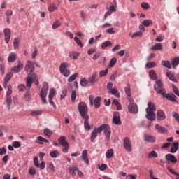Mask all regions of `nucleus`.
Masks as SVG:
<instances>
[{
	"label": "nucleus",
	"mask_w": 179,
	"mask_h": 179,
	"mask_svg": "<svg viewBox=\"0 0 179 179\" xmlns=\"http://www.w3.org/2000/svg\"><path fill=\"white\" fill-rule=\"evenodd\" d=\"M31 114L32 117H37L43 114V110H33Z\"/></svg>",
	"instance_id": "3c124183"
},
{
	"label": "nucleus",
	"mask_w": 179,
	"mask_h": 179,
	"mask_svg": "<svg viewBox=\"0 0 179 179\" xmlns=\"http://www.w3.org/2000/svg\"><path fill=\"white\" fill-rule=\"evenodd\" d=\"M74 41H76V44H78L80 48L83 47V44L82 43V41L78 38V37H74Z\"/></svg>",
	"instance_id": "bf43d9fd"
},
{
	"label": "nucleus",
	"mask_w": 179,
	"mask_h": 179,
	"mask_svg": "<svg viewBox=\"0 0 179 179\" xmlns=\"http://www.w3.org/2000/svg\"><path fill=\"white\" fill-rule=\"evenodd\" d=\"M142 36H143V34L142 33V31H140L133 34L131 37L132 38H134V37H142Z\"/></svg>",
	"instance_id": "680f3d73"
},
{
	"label": "nucleus",
	"mask_w": 179,
	"mask_h": 179,
	"mask_svg": "<svg viewBox=\"0 0 179 179\" xmlns=\"http://www.w3.org/2000/svg\"><path fill=\"white\" fill-rule=\"evenodd\" d=\"M155 128L157 131V132H159V134H166V132H167V130H166V128H164V127L159 124H156L155 126Z\"/></svg>",
	"instance_id": "4be33fe9"
},
{
	"label": "nucleus",
	"mask_w": 179,
	"mask_h": 179,
	"mask_svg": "<svg viewBox=\"0 0 179 179\" xmlns=\"http://www.w3.org/2000/svg\"><path fill=\"white\" fill-rule=\"evenodd\" d=\"M88 84H89V80H87L85 78L80 80V86H82V87H86V86H87Z\"/></svg>",
	"instance_id": "4c0bfd02"
},
{
	"label": "nucleus",
	"mask_w": 179,
	"mask_h": 179,
	"mask_svg": "<svg viewBox=\"0 0 179 179\" xmlns=\"http://www.w3.org/2000/svg\"><path fill=\"white\" fill-rule=\"evenodd\" d=\"M17 59V55L15 52H11L8 54V62H15Z\"/></svg>",
	"instance_id": "b1692460"
},
{
	"label": "nucleus",
	"mask_w": 179,
	"mask_h": 179,
	"mask_svg": "<svg viewBox=\"0 0 179 179\" xmlns=\"http://www.w3.org/2000/svg\"><path fill=\"white\" fill-rule=\"evenodd\" d=\"M113 46V43L110 41H106L101 44V48L102 50H106L107 47H112Z\"/></svg>",
	"instance_id": "2f4dec72"
},
{
	"label": "nucleus",
	"mask_w": 179,
	"mask_h": 179,
	"mask_svg": "<svg viewBox=\"0 0 179 179\" xmlns=\"http://www.w3.org/2000/svg\"><path fill=\"white\" fill-rule=\"evenodd\" d=\"M13 76V73L12 72H9L6 75L4 78V89L8 90V86L10 85H8V83H9L10 79H12Z\"/></svg>",
	"instance_id": "4468645a"
},
{
	"label": "nucleus",
	"mask_w": 179,
	"mask_h": 179,
	"mask_svg": "<svg viewBox=\"0 0 179 179\" xmlns=\"http://www.w3.org/2000/svg\"><path fill=\"white\" fill-rule=\"evenodd\" d=\"M66 94H68V90H64L60 94L61 100H62V99H65V97H66Z\"/></svg>",
	"instance_id": "13d9d810"
},
{
	"label": "nucleus",
	"mask_w": 179,
	"mask_h": 179,
	"mask_svg": "<svg viewBox=\"0 0 179 179\" xmlns=\"http://www.w3.org/2000/svg\"><path fill=\"white\" fill-rule=\"evenodd\" d=\"M165 159L167 162H171V163H177V158H176V156L173 154L166 155Z\"/></svg>",
	"instance_id": "f3484780"
},
{
	"label": "nucleus",
	"mask_w": 179,
	"mask_h": 179,
	"mask_svg": "<svg viewBox=\"0 0 179 179\" xmlns=\"http://www.w3.org/2000/svg\"><path fill=\"white\" fill-rule=\"evenodd\" d=\"M150 78L153 80H156L157 79V74L155 72V70H150L149 71Z\"/></svg>",
	"instance_id": "c9c22d12"
},
{
	"label": "nucleus",
	"mask_w": 179,
	"mask_h": 179,
	"mask_svg": "<svg viewBox=\"0 0 179 179\" xmlns=\"http://www.w3.org/2000/svg\"><path fill=\"white\" fill-rule=\"evenodd\" d=\"M99 80V78L97 71L92 73V74L88 78V83H90V85H95V83H97Z\"/></svg>",
	"instance_id": "1a4fd4ad"
},
{
	"label": "nucleus",
	"mask_w": 179,
	"mask_h": 179,
	"mask_svg": "<svg viewBox=\"0 0 179 179\" xmlns=\"http://www.w3.org/2000/svg\"><path fill=\"white\" fill-rule=\"evenodd\" d=\"M141 6L143 9H149L150 8V5L146 2L141 3Z\"/></svg>",
	"instance_id": "052dcab7"
},
{
	"label": "nucleus",
	"mask_w": 179,
	"mask_h": 179,
	"mask_svg": "<svg viewBox=\"0 0 179 179\" xmlns=\"http://www.w3.org/2000/svg\"><path fill=\"white\" fill-rule=\"evenodd\" d=\"M113 104H115V106H117V110H121V104L120 103V102L118 101V100L117 99H114L113 101Z\"/></svg>",
	"instance_id": "5fc2aeb1"
},
{
	"label": "nucleus",
	"mask_w": 179,
	"mask_h": 179,
	"mask_svg": "<svg viewBox=\"0 0 179 179\" xmlns=\"http://www.w3.org/2000/svg\"><path fill=\"white\" fill-rule=\"evenodd\" d=\"M161 64L165 68H168V69H171V68H173V64L170 61L162 60Z\"/></svg>",
	"instance_id": "bb28decb"
},
{
	"label": "nucleus",
	"mask_w": 179,
	"mask_h": 179,
	"mask_svg": "<svg viewBox=\"0 0 179 179\" xmlns=\"http://www.w3.org/2000/svg\"><path fill=\"white\" fill-rule=\"evenodd\" d=\"M44 135H46V136H48V138L51 137V135H52V131L50 129L46 128L43 130Z\"/></svg>",
	"instance_id": "de8ad7c7"
},
{
	"label": "nucleus",
	"mask_w": 179,
	"mask_h": 179,
	"mask_svg": "<svg viewBox=\"0 0 179 179\" xmlns=\"http://www.w3.org/2000/svg\"><path fill=\"white\" fill-rule=\"evenodd\" d=\"M172 117H173V118H175V120H176L179 124V114L176 112H173L172 113Z\"/></svg>",
	"instance_id": "e2e57ef3"
},
{
	"label": "nucleus",
	"mask_w": 179,
	"mask_h": 179,
	"mask_svg": "<svg viewBox=\"0 0 179 179\" xmlns=\"http://www.w3.org/2000/svg\"><path fill=\"white\" fill-rule=\"evenodd\" d=\"M129 111V113H131V114H137L138 110V105H136L134 103H131L128 106Z\"/></svg>",
	"instance_id": "ddd939ff"
},
{
	"label": "nucleus",
	"mask_w": 179,
	"mask_h": 179,
	"mask_svg": "<svg viewBox=\"0 0 179 179\" xmlns=\"http://www.w3.org/2000/svg\"><path fill=\"white\" fill-rule=\"evenodd\" d=\"M108 93H110L113 96H115V97L120 98V92H118V89L117 88H112L110 91L108 92Z\"/></svg>",
	"instance_id": "7c9ffc66"
},
{
	"label": "nucleus",
	"mask_w": 179,
	"mask_h": 179,
	"mask_svg": "<svg viewBox=\"0 0 179 179\" xmlns=\"http://www.w3.org/2000/svg\"><path fill=\"white\" fill-rule=\"evenodd\" d=\"M48 92V83L45 82L43 83V86L40 92V97L43 104H47V99H45V98L47 97Z\"/></svg>",
	"instance_id": "20e7f679"
},
{
	"label": "nucleus",
	"mask_w": 179,
	"mask_h": 179,
	"mask_svg": "<svg viewBox=\"0 0 179 179\" xmlns=\"http://www.w3.org/2000/svg\"><path fill=\"white\" fill-rule=\"evenodd\" d=\"M108 73V69H106V70H101L99 72V78H103L104 76H107Z\"/></svg>",
	"instance_id": "8fccbe9b"
},
{
	"label": "nucleus",
	"mask_w": 179,
	"mask_h": 179,
	"mask_svg": "<svg viewBox=\"0 0 179 179\" xmlns=\"http://www.w3.org/2000/svg\"><path fill=\"white\" fill-rule=\"evenodd\" d=\"M163 86L164 84L161 80H156L155 85H154V89L156 91V93H158V94H163V92L166 90Z\"/></svg>",
	"instance_id": "6e6552de"
},
{
	"label": "nucleus",
	"mask_w": 179,
	"mask_h": 179,
	"mask_svg": "<svg viewBox=\"0 0 179 179\" xmlns=\"http://www.w3.org/2000/svg\"><path fill=\"white\" fill-rule=\"evenodd\" d=\"M23 63L22 62H18V64H17L15 66L11 68L12 72H15V73H17L23 69Z\"/></svg>",
	"instance_id": "2eb2a0df"
},
{
	"label": "nucleus",
	"mask_w": 179,
	"mask_h": 179,
	"mask_svg": "<svg viewBox=\"0 0 179 179\" xmlns=\"http://www.w3.org/2000/svg\"><path fill=\"white\" fill-rule=\"evenodd\" d=\"M50 157H52L53 159H57L58 156H59V152L55 150V151H51L50 152Z\"/></svg>",
	"instance_id": "c03bdc74"
},
{
	"label": "nucleus",
	"mask_w": 179,
	"mask_h": 179,
	"mask_svg": "<svg viewBox=\"0 0 179 179\" xmlns=\"http://www.w3.org/2000/svg\"><path fill=\"white\" fill-rule=\"evenodd\" d=\"M113 122L115 125H121V119L120 118V113L115 112L113 113Z\"/></svg>",
	"instance_id": "f8f14e48"
},
{
	"label": "nucleus",
	"mask_w": 179,
	"mask_h": 179,
	"mask_svg": "<svg viewBox=\"0 0 179 179\" xmlns=\"http://www.w3.org/2000/svg\"><path fill=\"white\" fill-rule=\"evenodd\" d=\"M126 179H136V176L128 174L127 176H126Z\"/></svg>",
	"instance_id": "774afa93"
},
{
	"label": "nucleus",
	"mask_w": 179,
	"mask_h": 179,
	"mask_svg": "<svg viewBox=\"0 0 179 179\" xmlns=\"http://www.w3.org/2000/svg\"><path fill=\"white\" fill-rule=\"evenodd\" d=\"M78 76H79V73H76L71 75L68 78V82H73V80H75Z\"/></svg>",
	"instance_id": "09e8293b"
},
{
	"label": "nucleus",
	"mask_w": 179,
	"mask_h": 179,
	"mask_svg": "<svg viewBox=\"0 0 179 179\" xmlns=\"http://www.w3.org/2000/svg\"><path fill=\"white\" fill-rule=\"evenodd\" d=\"M3 33L5 36V41L6 44H8V43H9V41H10V29L6 28L3 30Z\"/></svg>",
	"instance_id": "dca6fc26"
},
{
	"label": "nucleus",
	"mask_w": 179,
	"mask_h": 179,
	"mask_svg": "<svg viewBox=\"0 0 179 179\" xmlns=\"http://www.w3.org/2000/svg\"><path fill=\"white\" fill-rule=\"evenodd\" d=\"M166 76L172 82H177V80H176V77L174 76V74L171 71H167L166 72Z\"/></svg>",
	"instance_id": "f704fd0d"
},
{
	"label": "nucleus",
	"mask_w": 179,
	"mask_h": 179,
	"mask_svg": "<svg viewBox=\"0 0 179 179\" xmlns=\"http://www.w3.org/2000/svg\"><path fill=\"white\" fill-rule=\"evenodd\" d=\"M12 94V85L8 86V90L6 92V103L8 110H10L12 108V96H10Z\"/></svg>",
	"instance_id": "0eeeda50"
},
{
	"label": "nucleus",
	"mask_w": 179,
	"mask_h": 179,
	"mask_svg": "<svg viewBox=\"0 0 179 179\" xmlns=\"http://www.w3.org/2000/svg\"><path fill=\"white\" fill-rule=\"evenodd\" d=\"M117 10V6L111 5L109 7V11H110L112 13L113 12H116Z\"/></svg>",
	"instance_id": "338daca9"
},
{
	"label": "nucleus",
	"mask_w": 179,
	"mask_h": 179,
	"mask_svg": "<svg viewBox=\"0 0 179 179\" xmlns=\"http://www.w3.org/2000/svg\"><path fill=\"white\" fill-rule=\"evenodd\" d=\"M145 66H147V68H155V66H156V62H148L146 64H145Z\"/></svg>",
	"instance_id": "6e6d98bb"
},
{
	"label": "nucleus",
	"mask_w": 179,
	"mask_h": 179,
	"mask_svg": "<svg viewBox=\"0 0 179 179\" xmlns=\"http://www.w3.org/2000/svg\"><path fill=\"white\" fill-rule=\"evenodd\" d=\"M58 142L61 146H68L69 144L68 143V141H66V137L64 136H62L58 139Z\"/></svg>",
	"instance_id": "412c9836"
},
{
	"label": "nucleus",
	"mask_w": 179,
	"mask_h": 179,
	"mask_svg": "<svg viewBox=\"0 0 179 179\" xmlns=\"http://www.w3.org/2000/svg\"><path fill=\"white\" fill-rule=\"evenodd\" d=\"M115 64H117V58L113 57L109 62L108 68H113Z\"/></svg>",
	"instance_id": "49530a36"
},
{
	"label": "nucleus",
	"mask_w": 179,
	"mask_h": 179,
	"mask_svg": "<svg viewBox=\"0 0 179 179\" xmlns=\"http://www.w3.org/2000/svg\"><path fill=\"white\" fill-rule=\"evenodd\" d=\"M81 158H82V160H83L87 164H89L90 163V161L89 160V157H87V150H84L82 152Z\"/></svg>",
	"instance_id": "aec40b11"
},
{
	"label": "nucleus",
	"mask_w": 179,
	"mask_h": 179,
	"mask_svg": "<svg viewBox=\"0 0 179 179\" xmlns=\"http://www.w3.org/2000/svg\"><path fill=\"white\" fill-rule=\"evenodd\" d=\"M34 164L40 170H44L45 169V162L43 161L41 164H38V157H34Z\"/></svg>",
	"instance_id": "9b49d317"
},
{
	"label": "nucleus",
	"mask_w": 179,
	"mask_h": 179,
	"mask_svg": "<svg viewBox=\"0 0 179 179\" xmlns=\"http://www.w3.org/2000/svg\"><path fill=\"white\" fill-rule=\"evenodd\" d=\"M178 142H174L171 144V153H176L178 150Z\"/></svg>",
	"instance_id": "cd10ccee"
},
{
	"label": "nucleus",
	"mask_w": 179,
	"mask_h": 179,
	"mask_svg": "<svg viewBox=\"0 0 179 179\" xmlns=\"http://www.w3.org/2000/svg\"><path fill=\"white\" fill-rule=\"evenodd\" d=\"M78 113L81 115L82 118H86L87 117H89V115H87V113H89V108H87V105L85 102L80 101L78 103Z\"/></svg>",
	"instance_id": "f03ea898"
},
{
	"label": "nucleus",
	"mask_w": 179,
	"mask_h": 179,
	"mask_svg": "<svg viewBox=\"0 0 179 179\" xmlns=\"http://www.w3.org/2000/svg\"><path fill=\"white\" fill-rule=\"evenodd\" d=\"M83 120H85L84 127H85V129L87 131H90L91 127H90V124H89V116H87V117H83Z\"/></svg>",
	"instance_id": "c85d7f7f"
},
{
	"label": "nucleus",
	"mask_w": 179,
	"mask_h": 179,
	"mask_svg": "<svg viewBox=\"0 0 179 179\" xmlns=\"http://www.w3.org/2000/svg\"><path fill=\"white\" fill-rule=\"evenodd\" d=\"M98 131L101 134V132H104V135L106 136V140L107 142L110 141V136H111V129L108 124H103L98 127Z\"/></svg>",
	"instance_id": "7ed1b4c3"
},
{
	"label": "nucleus",
	"mask_w": 179,
	"mask_h": 179,
	"mask_svg": "<svg viewBox=\"0 0 179 179\" xmlns=\"http://www.w3.org/2000/svg\"><path fill=\"white\" fill-rule=\"evenodd\" d=\"M173 93H175V94L176 96H178V97H179V90H178V88H177V87H176L175 85H173Z\"/></svg>",
	"instance_id": "69168bd1"
},
{
	"label": "nucleus",
	"mask_w": 179,
	"mask_h": 179,
	"mask_svg": "<svg viewBox=\"0 0 179 179\" xmlns=\"http://www.w3.org/2000/svg\"><path fill=\"white\" fill-rule=\"evenodd\" d=\"M20 43V41H19V38H15L13 41V47L14 50H17L19 48V44Z\"/></svg>",
	"instance_id": "37998d69"
},
{
	"label": "nucleus",
	"mask_w": 179,
	"mask_h": 179,
	"mask_svg": "<svg viewBox=\"0 0 179 179\" xmlns=\"http://www.w3.org/2000/svg\"><path fill=\"white\" fill-rule=\"evenodd\" d=\"M114 156V150L113 149L108 150L106 153V157L107 159H111Z\"/></svg>",
	"instance_id": "ea45409f"
},
{
	"label": "nucleus",
	"mask_w": 179,
	"mask_h": 179,
	"mask_svg": "<svg viewBox=\"0 0 179 179\" xmlns=\"http://www.w3.org/2000/svg\"><path fill=\"white\" fill-rule=\"evenodd\" d=\"M152 51H162L163 50V45L162 43H156L151 47Z\"/></svg>",
	"instance_id": "a878e982"
},
{
	"label": "nucleus",
	"mask_w": 179,
	"mask_h": 179,
	"mask_svg": "<svg viewBox=\"0 0 179 179\" xmlns=\"http://www.w3.org/2000/svg\"><path fill=\"white\" fill-rule=\"evenodd\" d=\"M38 141H39V145H43V142H45V143H50V141L45 138H44L43 136H39L37 137Z\"/></svg>",
	"instance_id": "a19ab883"
},
{
	"label": "nucleus",
	"mask_w": 179,
	"mask_h": 179,
	"mask_svg": "<svg viewBox=\"0 0 179 179\" xmlns=\"http://www.w3.org/2000/svg\"><path fill=\"white\" fill-rule=\"evenodd\" d=\"M145 118H147V120H149V121H155V120H156V115L155 114L156 106L153 102H148V108L145 109Z\"/></svg>",
	"instance_id": "f257e3e1"
},
{
	"label": "nucleus",
	"mask_w": 179,
	"mask_h": 179,
	"mask_svg": "<svg viewBox=\"0 0 179 179\" xmlns=\"http://www.w3.org/2000/svg\"><path fill=\"white\" fill-rule=\"evenodd\" d=\"M141 24L145 27H149L151 24H153V20H145L142 22Z\"/></svg>",
	"instance_id": "72a5a7b5"
},
{
	"label": "nucleus",
	"mask_w": 179,
	"mask_h": 179,
	"mask_svg": "<svg viewBox=\"0 0 179 179\" xmlns=\"http://www.w3.org/2000/svg\"><path fill=\"white\" fill-rule=\"evenodd\" d=\"M100 101H101V98L99 96L95 98L94 101L95 108H99L100 107Z\"/></svg>",
	"instance_id": "58836bf2"
},
{
	"label": "nucleus",
	"mask_w": 179,
	"mask_h": 179,
	"mask_svg": "<svg viewBox=\"0 0 179 179\" xmlns=\"http://www.w3.org/2000/svg\"><path fill=\"white\" fill-rule=\"evenodd\" d=\"M144 141L145 142H148V143H152L156 142V138L153 136L149 134H144Z\"/></svg>",
	"instance_id": "a211bd4d"
},
{
	"label": "nucleus",
	"mask_w": 179,
	"mask_h": 179,
	"mask_svg": "<svg viewBox=\"0 0 179 179\" xmlns=\"http://www.w3.org/2000/svg\"><path fill=\"white\" fill-rule=\"evenodd\" d=\"M24 71L28 74L30 73V75H34V71H36L34 63L30 60H27L24 66Z\"/></svg>",
	"instance_id": "423d86ee"
},
{
	"label": "nucleus",
	"mask_w": 179,
	"mask_h": 179,
	"mask_svg": "<svg viewBox=\"0 0 179 179\" xmlns=\"http://www.w3.org/2000/svg\"><path fill=\"white\" fill-rule=\"evenodd\" d=\"M171 63H172V66L173 69H176V66H177V65L179 64V57H176L173 58V59L171 60Z\"/></svg>",
	"instance_id": "e433bc0d"
},
{
	"label": "nucleus",
	"mask_w": 179,
	"mask_h": 179,
	"mask_svg": "<svg viewBox=\"0 0 179 179\" xmlns=\"http://www.w3.org/2000/svg\"><path fill=\"white\" fill-rule=\"evenodd\" d=\"M13 146L14 148H15V149H17V148H20V146H21L20 142H19V141L13 142Z\"/></svg>",
	"instance_id": "0e129e2a"
},
{
	"label": "nucleus",
	"mask_w": 179,
	"mask_h": 179,
	"mask_svg": "<svg viewBox=\"0 0 179 179\" xmlns=\"http://www.w3.org/2000/svg\"><path fill=\"white\" fill-rule=\"evenodd\" d=\"M157 120L158 121H164L166 120V113L163 110H158L157 113Z\"/></svg>",
	"instance_id": "6ab92c4d"
},
{
	"label": "nucleus",
	"mask_w": 179,
	"mask_h": 179,
	"mask_svg": "<svg viewBox=\"0 0 179 179\" xmlns=\"http://www.w3.org/2000/svg\"><path fill=\"white\" fill-rule=\"evenodd\" d=\"M54 96H55V89L51 88L49 92L48 99H54Z\"/></svg>",
	"instance_id": "864d4df0"
},
{
	"label": "nucleus",
	"mask_w": 179,
	"mask_h": 179,
	"mask_svg": "<svg viewBox=\"0 0 179 179\" xmlns=\"http://www.w3.org/2000/svg\"><path fill=\"white\" fill-rule=\"evenodd\" d=\"M61 26V22H59V20H56L52 26V29H58V27H60Z\"/></svg>",
	"instance_id": "603ef678"
},
{
	"label": "nucleus",
	"mask_w": 179,
	"mask_h": 179,
	"mask_svg": "<svg viewBox=\"0 0 179 179\" xmlns=\"http://www.w3.org/2000/svg\"><path fill=\"white\" fill-rule=\"evenodd\" d=\"M48 169H49L50 173H54V171H55V166L52 163L49 164Z\"/></svg>",
	"instance_id": "4d7b16f0"
},
{
	"label": "nucleus",
	"mask_w": 179,
	"mask_h": 179,
	"mask_svg": "<svg viewBox=\"0 0 179 179\" xmlns=\"http://www.w3.org/2000/svg\"><path fill=\"white\" fill-rule=\"evenodd\" d=\"M123 146L127 152H132V143L128 137H125L123 141Z\"/></svg>",
	"instance_id": "9d476101"
},
{
	"label": "nucleus",
	"mask_w": 179,
	"mask_h": 179,
	"mask_svg": "<svg viewBox=\"0 0 179 179\" xmlns=\"http://www.w3.org/2000/svg\"><path fill=\"white\" fill-rule=\"evenodd\" d=\"M33 75L28 73V76L27 77V87H31V84L33 83Z\"/></svg>",
	"instance_id": "393cba45"
},
{
	"label": "nucleus",
	"mask_w": 179,
	"mask_h": 179,
	"mask_svg": "<svg viewBox=\"0 0 179 179\" xmlns=\"http://www.w3.org/2000/svg\"><path fill=\"white\" fill-rule=\"evenodd\" d=\"M124 92L126 94L129 96L131 97V86L129 84H128L125 87H124Z\"/></svg>",
	"instance_id": "a18cd8bd"
},
{
	"label": "nucleus",
	"mask_w": 179,
	"mask_h": 179,
	"mask_svg": "<svg viewBox=\"0 0 179 179\" xmlns=\"http://www.w3.org/2000/svg\"><path fill=\"white\" fill-rule=\"evenodd\" d=\"M98 134H100V132L99 131V127H96L94 129V130L92 131V132L91 134V137H90L91 142L94 141V138H97Z\"/></svg>",
	"instance_id": "5701e85b"
},
{
	"label": "nucleus",
	"mask_w": 179,
	"mask_h": 179,
	"mask_svg": "<svg viewBox=\"0 0 179 179\" xmlns=\"http://www.w3.org/2000/svg\"><path fill=\"white\" fill-rule=\"evenodd\" d=\"M49 12H54L58 9V7L55 3H51L48 8Z\"/></svg>",
	"instance_id": "79ce46f5"
},
{
	"label": "nucleus",
	"mask_w": 179,
	"mask_h": 179,
	"mask_svg": "<svg viewBox=\"0 0 179 179\" xmlns=\"http://www.w3.org/2000/svg\"><path fill=\"white\" fill-rule=\"evenodd\" d=\"M159 155H157V152L156 151L152 150L148 153H147V157L148 159H155V157H158Z\"/></svg>",
	"instance_id": "c756f323"
},
{
	"label": "nucleus",
	"mask_w": 179,
	"mask_h": 179,
	"mask_svg": "<svg viewBox=\"0 0 179 179\" xmlns=\"http://www.w3.org/2000/svg\"><path fill=\"white\" fill-rule=\"evenodd\" d=\"M68 66H69V64L66 62L61 63L59 66V72L65 78H68L71 75V70L68 69Z\"/></svg>",
	"instance_id": "39448f33"
},
{
	"label": "nucleus",
	"mask_w": 179,
	"mask_h": 179,
	"mask_svg": "<svg viewBox=\"0 0 179 179\" xmlns=\"http://www.w3.org/2000/svg\"><path fill=\"white\" fill-rule=\"evenodd\" d=\"M69 57L72 59L76 60L78 58H79V52H69Z\"/></svg>",
	"instance_id": "473e14b6"
}]
</instances>
